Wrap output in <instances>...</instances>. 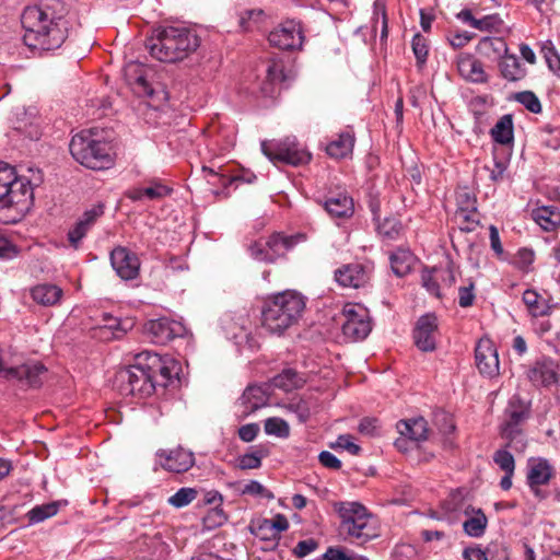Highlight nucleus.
Here are the masks:
<instances>
[{
  "label": "nucleus",
  "instance_id": "8",
  "mask_svg": "<svg viewBox=\"0 0 560 560\" xmlns=\"http://www.w3.org/2000/svg\"><path fill=\"white\" fill-rule=\"evenodd\" d=\"M300 235L287 236L282 233H272L267 238H260L249 245L250 256L258 261L273 264L291 250L299 240Z\"/></svg>",
  "mask_w": 560,
  "mask_h": 560
},
{
  "label": "nucleus",
  "instance_id": "43",
  "mask_svg": "<svg viewBox=\"0 0 560 560\" xmlns=\"http://www.w3.org/2000/svg\"><path fill=\"white\" fill-rule=\"evenodd\" d=\"M14 179V167L8 163L0 162V209H3L4 199L10 192V184Z\"/></svg>",
  "mask_w": 560,
  "mask_h": 560
},
{
  "label": "nucleus",
  "instance_id": "26",
  "mask_svg": "<svg viewBox=\"0 0 560 560\" xmlns=\"http://www.w3.org/2000/svg\"><path fill=\"white\" fill-rule=\"evenodd\" d=\"M62 295V289L51 283L37 284L31 289V296L33 301L46 307L58 304Z\"/></svg>",
  "mask_w": 560,
  "mask_h": 560
},
{
  "label": "nucleus",
  "instance_id": "7",
  "mask_svg": "<svg viewBox=\"0 0 560 560\" xmlns=\"http://www.w3.org/2000/svg\"><path fill=\"white\" fill-rule=\"evenodd\" d=\"M261 152L273 164L283 163L292 166L307 164L311 161V153L306 151L295 138L283 140H264L260 143Z\"/></svg>",
  "mask_w": 560,
  "mask_h": 560
},
{
  "label": "nucleus",
  "instance_id": "4",
  "mask_svg": "<svg viewBox=\"0 0 560 560\" xmlns=\"http://www.w3.org/2000/svg\"><path fill=\"white\" fill-rule=\"evenodd\" d=\"M335 511L338 513L340 530L348 538L364 544L380 536V526L376 517L359 502H337Z\"/></svg>",
  "mask_w": 560,
  "mask_h": 560
},
{
  "label": "nucleus",
  "instance_id": "40",
  "mask_svg": "<svg viewBox=\"0 0 560 560\" xmlns=\"http://www.w3.org/2000/svg\"><path fill=\"white\" fill-rule=\"evenodd\" d=\"M528 378L534 384L547 386L552 383H556L557 374L552 369L548 368L547 365L541 364V363H536L528 371Z\"/></svg>",
  "mask_w": 560,
  "mask_h": 560
},
{
  "label": "nucleus",
  "instance_id": "25",
  "mask_svg": "<svg viewBox=\"0 0 560 560\" xmlns=\"http://www.w3.org/2000/svg\"><path fill=\"white\" fill-rule=\"evenodd\" d=\"M397 430L401 436L415 444L425 441L429 434L428 422L422 417L400 420Z\"/></svg>",
  "mask_w": 560,
  "mask_h": 560
},
{
  "label": "nucleus",
  "instance_id": "3",
  "mask_svg": "<svg viewBox=\"0 0 560 560\" xmlns=\"http://www.w3.org/2000/svg\"><path fill=\"white\" fill-rule=\"evenodd\" d=\"M200 38L187 27H165L147 40L150 55L162 62H177L195 52Z\"/></svg>",
  "mask_w": 560,
  "mask_h": 560
},
{
  "label": "nucleus",
  "instance_id": "62",
  "mask_svg": "<svg viewBox=\"0 0 560 560\" xmlns=\"http://www.w3.org/2000/svg\"><path fill=\"white\" fill-rule=\"evenodd\" d=\"M438 277L440 280V287L451 288L456 282V276L451 266L446 268H438Z\"/></svg>",
  "mask_w": 560,
  "mask_h": 560
},
{
  "label": "nucleus",
  "instance_id": "5",
  "mask_svg": "<svg viewBox=\"0 0 560 560\" xmlns=\"http://www.w3.org/2000/svg\"><path fill=\"white\" fill-rule=\"evenodd\" d=\"M69 150L77 162L91 170H106L114 163L110 144L94 138L91 130L73 136Z\"/></svg>",
  "mask_w": 560,
  "mask_h": 560
},
{
  "label": "nucleus",
  "instance_id": "16",
  "mask_svg": "<svg viewBox=\"0 0 560 560\" xmlns=\"http://www.w3.org/2000/svg\"><path fill=\"white\" fill-rule=\"evenodd\" d=\"M110 264L116 273L124 280L136 279L139 275L140 261L137 255L126 247L118 246L112 250Z\"/></svg>",
  "mask_w": 560,
  "mask_h": 560
},
{
  "label": "nucleus",
  "instance_id": "58",
  "mask_svg": "<svg viewBox=\"0 0 560 560\" xmlns=\"http://www.w3.org/2000/svg\"><path fill=\"white\" fill-rule=\"evenodd\" d=\"M501 23L502 21L497 14L486 15L482 19H477V21H475V28L479 31H491L497 28Z\"/></svg>",
  "mask_w": 560,
  "mask_h": 560
},
{
  "label": "nucleus",
  "instance_id": "23",
  "mask_svg": "<svg viewBox=\"0 0 560 560\" xmlns=\"http://www.w3.org/2000/svg\"><path fill=\"white\" fill-rule=\"evenodd\" d=\"M268 396L266 392L256 385L247 386L243 395L237 400V407L242 418H246L256 410L267 405Z\"/></svg>",
  "mask_w": 560,
  "mask_h": 560
},
{
  "label": "nucleus",
  "instance_id": "20",
  "mask_svg": "<svg viewBox=\"0 0 560 560\" xmlns=\"http://www.w3.org/2000/svg\"><path fill=\"white\" fill-rule=\"evenodd\" d=\"M104 214V205L97 203L85 210L74 226L68 232V240L72 247L78 248L82 238L88 234L98 218Z\"/></svg>",
  "mask_w": 560,
  "mask_h": 560
},
{
  "label": "nucleus",
  "instance_id": "13",
  "mask_svg": "<svg viewBox=\"0 0 560 560\" xmlns=\"http://www.w3.org/2000/svg\"><path fill=\"white\" fill-rule=\"evenodd\" d=\"M475 361L480 374L488 377H494L499 374L498 351L491 339H479L475 348Z\"/></svg>",
  "mask_w": 560,
  "mask_h": 560
},
{
  "label": "nucleus",
  "instance_id": "2",
  "mask_svg": "<svg viewBox=\"0 0 560 560\" xmlns=\"http://www.w3.org/2000/svg\"><path fill=\"white\" fill-rule=\"evenodd\" d=\"M305 298L287 290L268 296L261 306V325L271 334L281 335L298 324L305 310Z\"/></svg>",
  "mask_w": 560,
  "mask_h": 560
},
{
  "label": "nucleus",
  "instance_id": "52",
  "mask_svg": "<svg viewBox=\"0 0 560 560\" xmlns=\"http://www.w3.org/2000/svg\"><path fill=\"white\" fill-rule=\"evenodd\" d=\"M265 16V13L261 9H252L246 10L244 13L241 14L240 18V25L243 30L249 31L252 30L256 24H258Z\"/></svg>",
  "mask_w": 560,
  "mask_h": 560
},
{
  "label": "nucleus",
  "instance_id": "61",
  "mask_svg": "<svg viewBox=\"0 0 560 560\" xmlns=\"http://www.w3.org/2000/svg\"><path fill=\"white\" fill-rule=\"evenodd\" d=\"M474 284L470 283L468 287H460L458 292V303L462 307H469L472 305L475 300Z\"/></svg>",
  "mask_w": 560,
  "mask_h": 560
},
{
  "label": "nucleus",
  "instance_id": "31",
  "mask_svg": "<svg viewBox=\"0 0 560 560\" xmlns=\"http://www.w3.org/2000/svg\"><path fill=\"white\" fill-rule=\"evenodd\" d=\"M306 380L293 369H284L280 374L276 375L272 380L275 387L284 392H291L303 387Z\"/></svg>",
  "mask_w": 560,
  "mask_h": 560
},
{
  "label": "nucleus",
  "instance_id": "46",
  "mask_svg": "<svg viewBox=\"0 0 560 560\" xmlns=\"http://www.w3.org/2000/svg\"><path fill=\"white\" fill-rule=\"evenodd\" d=\"M514 101L522 104L527 110L533 114L541 113V103L537 95L532 91L517 92L513 96Z\"/></svg>",
  "mask_w": 560,
  "mask_h": 560
},
{
  "label": "nucleus",
  "instance_id": "12",
  "mask_svg": "<svg viewBox=\"0 0 560 560\" xmlns=\"http://www.w3.org/2000/svg\"><path fill=\"white\" fill-rule=\"evenodd\" d=\"M33 188L28 180L18 178L14 173V179L10 184V192L5 196L3 209H14L18 214H23L30 210L33 205Z\"/></svg>",
  "mask_w": 560,
  "mask_h": 560
},
{
  "label": "nucleus",
  "instance_id": "50",
  "mask_svg": "<svg viewBox=\"0 0 560 560\" xmlns=\"http://www.w3.org/2000/svg\"><path fill=\"white\" fill-rule=\"evenodd\" d=\"M421 281L422 285L430 294L436 298H441L438 268H433L432 270H423L421 275Z\"/></svg>",
  "mask_w": 560,
  "mask_h": 560
},
{
  "label": "nucleus",
  "instance_id": "35",
  "mask_svg": "<svg viewBox=\"0 0 560 560\" xmlns=\"http://www.w3.org/2000/svg\"><path fill=\"white\" fill-rule=\"evenodd\" d=\"M288 527V520L283 515L278 514L273 520H262L254 530V534L260 538H267L262 529H268L272 539H276L279 537V534L287 530Z\"/></svg>",
  "mask_w": 560,
  "mask_h": 560
},
{
  "label": "nucleus",
  "instance_id": "6",
  "mask_svg": "<svg viewBox=\"0 0 560 560\" xmlns=\"http://www.w3.org/2000/svg\"><path fill=\"white\" fill-rule=\"evenodd\" d=\"M141 353L136 355V363L120 370L117 373V383L120 393L125 396L147 398L155 390V378L151 371L143 364Z\"/></svg>",
  "mask_w": 560,
  "mask_h": 560
},
{
  "label": "nucleus",
  "instance_id": "57",
  "mask_svg": "<svg viewBox=\"0 0 560 560\" xmlns=\"http://www.w3.org/2000/svg\"><path fill=\"white\" fill-rule=\"evenodd\" d=\"M336 446L342 450H347L352 455H358L361 451V447L352 442V436L350 434L339 435L336 443L331 444V447Z\"/></svg>",
  "mask_w": 560,
  "mask_h": 560
},
{
  "label": "nucleus",
  "instance_id": "10",
  "mask_svg": "<svg viewBox=\"0 0 560 560\" xmlns=\"http://www.w3.org/2000/svg\"><path fill=\"white\" fill-rule=\"evenodd\" d=\"M556 477L555 466L545 457H530L526 466V483L535 498L544 500L547 493L541 489L542 486Z\"/></svg>",
  "mask_w": 560,
  "mask_h": 560
},
{
  "label": "nucleus",
  "instance_id": "30",
  "mask_svg": "<svg viewBox=\"0 0 560 560\" xmlns=\"http://www.w3.org/2000/svg\"><path fill=\"white\" fill-rule=\"evenodd\" d=\"M491 138L499 144H511L514 140L512 115H503L490 130Z\"/></svg>",
  "mask_w": 560,
  "mask_h": 560
},
{
  "label": "nucleus",
  "instance_id": "56",
  "mask_svg": "<svg viewBox=\"0 0 560 560\" xmlns=\"http://www.w3.org/2000/svg\"><path fill=\"white\" fill-rule=\"evenodd\" d=\"M243 494H250L255 497H265L272 499L273 495L260 482L256 480L249 481L242 490Z\"/></svg>",
  "mask_w": 560,
  "mask_h": 560
},
{
  "label": "nucleus",
  "instance_id": "17",
  "mask_svg": "<svg viewBox=\"0 0 560 560\" xmlns=\"http://www.w3.org/2000/svg\"><path fill=\"white\" fill-rule=\"evenodd\" d=\"M160 465L172 472H185L195 464L194 454L183 447L174 450H160L156 452Z\"/></svg>",
  "mask_w": 560,
  "mask_h": 560
},
{
  "label": "nucleus",
  "instance_id": "22",
  "mask_svg": "<svg viewBox=\"0 0 560 560\" xmlns=\"http://www.w3.org/2000/svg\"><path fill=\"white\" fill-rule=\"evenodd\" d=\"M142 359L147 361L143 364L151 371V374H153L155 378V387H166L173 377V370L168 365V360L150 351L141 352V360Z\"/></svg>",
  "mask_w": 560,
  "mask_h": 560
},
{
  "label": "nucleus",
  "instance_id": "55",
  "mask_svg": "<svg viewBox=\"0 0 560 560\" xmlns=\"http://www.w3.org/2000/svg\"><path fill=\"white\" fill-rule=\"evenodd\" d=\"M457 210H466L471 212V209L477 207V200L472 194L463 189L456 194Z\"/></svg>",
  "mask_w": 560,
  "mask_h": 560
},
{
  "label": "nucleus",
  "instance_id": "27",
  "mask_svg": "<svg viewBox=\"0 0 560 560\" xmlns=\"http://www.w3.org/2000/svg\"><path fill=\"white\" fill-rule=\"evenodd\" d=\"M355 142L354 132L351 129L340 132L336 139L331 140L326 152L334 159H343L352 153Z\"/></svg>",
  "mask_w": 560,
  "mask_h": 560
},
{
  "label": "nucleus",
  "instance_id": "41",
  "mask_svg": "<svg viewBox=\"0 0 560 560\" xmlns=\"http://www.w3.org/2000/svg\"><path fill=\"white\" fill-rule=\"evenodd\" d=\"M488 520L481 510L466 520L463 524L464 532L470 537H481L485 534Z\"/></svg>",
  "mask_w": 560,
  "mask_h": 560
},
{
  "label": "nucleus",
  "instance_id": "19",
  "mask_svg": "<svg viewBox=\"0 0 560 560\" xmlns=\"http://www.w3.org/2000/svg\"><path fill=\"white\" fill-rule=\"evenodd\" d=\"M532 401L520 393L514 394L508 401L504 410V422L502 427L518 428L529 418Z\"/></svg>",
  "mask_w": 560,
  "mask_h": 560
},
{
  "label": "nucleus",
  "instance_id": "42",
  "mask_svg": "<svg viewBox=\"0 0 560 560\" xmlns=\"http://www.w3.org/2000/svg\"><path fill=\"white\" fill-rule=\"evenodd\" d=\"M455 220L462 231H474L479 224V213L477 211V207L471 209V212L466 210H456Z\"/></svg>",
  "mask_w": 560,
  "mask_h": 560
},
{
  "label": "nucleus",
  "instance_id": "37",
  "mask_svg": "<svg viewBox=\"0 0 560 560\" xmlns=\"http://www.w3.org/2000/svg\"><path fill=\"white\" fill-rule=\"evenodd\" d=\"M523 302L528 307L530 314L536 317L549 315L552 310V306L545 300H541L534 290H526L523 293Z\"/></svg>",
  "mask_w": 560,
  "mask_h": 560
},
{
  "label": "nucleus",
  "instance_id": "63",
  "mask_svg": "<svg viewBox=\"0 0 560 560\" xmlns=\"http://www.w3.org/2000/svg\"><path fill=\"white\" fill-rule=\"evenodd\" d=\"M228 517L223 512L221 506H214L207 515L205 521L210 524V526H220L224 522H226Z\"/></svg>",
  "mask_w": 560,
  "mask_h": 560
},
{
  "label": "nucleus",
  "instance_id": "21",
  "mask_svg": "<svg viewBox=\"0 0 560 560\" xmlns=\"http://www.w3.org/2000/svg\"><path fill=\"white\" fill-rule=\"evenodd\" d=\"M125 78L135 93L141 96H152L153 89L147 80L148 69L139 62L131 61L125 67Z\"/></svg>",
  "mask_w": 560,
  "mask_h": 560
},
{
  "label": "nucleus",
  "instance_id": "34",
  "mask_svg": "<svg viewBox=\"0 0 560 560\" xmlns=\"http://www.w3.org/2000/svg\"><path fill=\"white\" fill-rule=\"evenodd\" d=\"M501 436L506 441L504 448H511L516 453H523L527 447V439L522 429L501 427Z\"/></svg>",
  "mask_w": 560,
  "mask_h": 560
},
{
  "label": "nucleus",
  "instance_id": "9",
  "mask_svg": "<svg viewBox=\"0 0 560 560\" xmlns=\"http://www.w3.org/2000/svg\"><path fill=\"white\" fill-rule=\"evenodd\" d=\"M341 317L342 334L350 341L364 340L372 330L369 311L359 304H346Z\"/></svg>",
  "mask_w": 560,
  "mask_h": 560
},
{
  "label": "nucleus",
  "instance_id": "32",
  "mask_svg": "<svg viewBox=\"0 0 560 560\" xmlns=\"http://www.w3.org/2000/svg\"><path fill=\"white\" fill-rule=\"evenodd\" d=\"M266 72L267 82L262 88V92L265 94L272 95L275 93L273 85L283 83L288 79L284 72V65L279 59H270Z\"/></svg>",
  "mask_w": 560,
  "mask_h": 560
},
{
  "label": "nucleus",
  "instance_id": "59",
  "mask_svg": "<svg viewBox=\"0 0 560 560\" xmlns=\"http://www.w3.org/2000/svg\"><path fill=\"white\" fill-rule=\"evenodd\" d=\"M317 546V542L313 538L301 540L294 547L293 552L296 557L303 558L314 551Z\"/></svg>",
  "mask_w": 560,
  "mask_h": 560
},
{
  "label": "nucleus",
  "instance_id": "28",
  "mask_svg": "<svg viewBox=\"0 0 560 560\" xmlns=\"http://www.w3.org/2000/svg\"><path fill=\"white\" fill-rule=\"evenodd\" d=\"M325 210L332 218H349L353 214V200L346 194H337L324 202Z\"/></svg>",
  "mask_w": 560,
  "mask_h": 560
},
{
  "label": "nucleus",
  "instance_id": "54",
  "mask_svg": "<svg viewBox=\"0 0 560 560\" xmlns=\"http://www.w3.org/2000/svg\"><path fill=\"white\" fill-rule=\"evenodd\" d=\"M144 197L150 200H159L172 192V189L160 182H152L151 186L143 188Z\"/></svg>",
  "mask_w": 560,
  "mask_h": 560
},
{
  "label": "nucleus",
  "instance_id": "33",
  "mask_svg": "<svg viewBox=\"0 0 560 560\" xmlns=\"http://www.w3.org/2000/svg\"><path fill=\"white\" fill-rule=\"evenodd\" d=\"M534 221L545 231H552L560 225V211L556 207H540L533 211Z\"/></svg>",
  "mask_w": 560,
  "mask_h": 560
},
{
  "label": "nucleus",
  "instance_id": "14",
  "mask_svg": "<svg viewBox=\"0 0 560 560\" xmlns=\"http://www.w3.org/2000/svg\"><path fill=\"white\" fill-rule=\"evenodd\" d=\"M144 330L152 342L165 345L175 337L182 336L184 327L176 320L162 317L149 320L144 325Z\"/></svg>",
  "mask_w": 560,
  "mask_h": 560
},
{
  "label": "nucleus",
  "instance_id": "36",
  "mask_svg": "<svg viewBox=\"0 0 560 560\" xmlns=\"http://www.w3.org/2000/svg\"><path fill=\"white\" fill-rule=\"evenodd\" d=\"M389 260L393 272L404 277L410 272L415 258L409 250L398 249L389 256Z\"/></svg>",
  "mask_w": 560,
  "mask_h": 560
},
{
  "label": "nucleus",
  "instance_id": "29",
  "mask_svg": "<svg viewBox=\"0 0 560 560\" xmlns=\"http://www.w3.org/2000/svg\"><path fill=\"white\" fill-rule=\"evenodd\" d=\"M499 68L504 79L509 81H518L526 75V69L522 66L515 55L509 51L500 58Z\"/></svg>",
  "mask_w": 560,
  "mask_h": 560
},
{
  "label": "nucleus",
  "instance_id": "64",
  "mask_svg": "<svg viewBox=\"0 0 560 560\" xmlns=\"http://www.w3.org/2000/svg\"><path fill=\"white\" fill-rule=\"evenodd\" d=\"M378 428V421L375 418H363L358 427L361 434L373 436L376 434Z\"/></svg>",
  "mask_w": 560,
  "mask_h": 560
},
{
  "label": "nucleus",
  "instance_id": "51",
  "mask_svg": "<svg viewBox=\"0 0 560 560\" xmlns=\"http://www.w3.org/2000/svg\"><path fill=\"white\" fill-rule=\"evenodd\" d=\"M284 408L294 413L301 423L306 422L311 416L308 404L303 399L292 400Z\"/></svg>",
  "mask_w": 560,
  "mask_h": 560
},
{
  "label": "nucleus",
  "instance_id": "11",
  "mask_svg": "<svg viewBox=\"0 0 560 560\" xmlns=\"http://www.w3.org/2000/svg\"><path fill=\"white\" fill-rule=\"evenodd\" d=\"M271 46L283 50H293L302 47L304 35L302 26L294 20L280 24L268 36Z\"/></svg>",
  "mask_w": 560,
  "mask_h": 560
},
{
  "label": "nucleus",
  "instance_id": "39",
  "mask_svg": "<svg viewBox=\"0 0 560 560\" xmlns=\"http://www.w3.org/2000/svg\"><path fill=\"white\" fill-rule=\"evenodd\" d=\"M479 50L487 57L501 58L509 51V48L501 37H485L479 43Z\"/></svg>",
  "mask_w": 560,
  "mask_h": 560
},
{
  "label": "nucleus",
  "instance_id": "15",
  "mask_svg": "<svg viewBox=\"0 0 560 560\" xmlns=\"http://www.w3.org/2000/svg\"><path fill=\"white\" fill-rule=\"evenodd\" d=\"M438 318L433 314L421 316L413 330L415 343L423 352L433 351L436 348Z\"/></svg>",
  "mask_w": 560,
  "mask_h": 560
},
{
  "label": "nucleus",
  "instance_id": "49",
  "mask_svg": "<svg viewBox=\"0 0 560 560\" xmlns=\"http://www.w3.org/2000/svg\"><path fill=\"white\" fill-rule=\"evenodd\" d=\"M493 462L503 470L505 474H514L515 460L513 455L504 447L498 450L493 454Z\"/></svg>",
  "mask_w": 560,
  "mask_h": 560
},
{
  "label": "nucleus",
  "instance_id": "48",
  "mask_svg": "<svg viewBox=\"0 0 560 560\" xmlns=\"http://www.w3.org/2000/svg\"><path fill=\"white\" fill-rule=\"evenodd\" d=\"M197 497V490L194 488H180L172 497L168 498L167 502L176 509L184 508L191 503Z\"/></svg>",
  "mask_w": 560,
  "mask_h": 560
},
{
  "label": "nucleus",
  "instance_id": "18",
  "mask_svg": "<svg viewBox=\"0 0 560 560\" xmlns=\"http://www.w3.org/2000/svg\"><path fill=\"white\" fill-rule=\"evenodd\" d=\"M371 268L359 262L343 265L335 271V280L345 288H361L370 281Z\"/></svg>",
  "mask_w": 560,
  "mask_h": 560
},
{
  "label": "nucleus",
  "instance_id": "24",
  "mask_svg": "<svg viewBox=\"0 0 560 560\" xmlns=\"http://www.w3.org/2000/svg\"><path fill=\"white\" fill-rule=\"evenodd\" d=\"M457 69L467 81L474 83H486L488 81L482 63L469 54H460L458 56Z\"/></svg>",
  "mask_w": 560,
  "mask_h": 560
},
{
  "label": "nucleus",
  "instance_id": "45",
  "mask_svg": "<svg viewBox=\"0 0 560 560\" xmlns=\"http://www.w3.org/2000/svg\"><path fill=\"white\" fill-rule=\"evenodd\" d=\"M265 432L268 435L285 439L290 435V427L285 420L271 417L265 421Z\"/></svg>",
  "mask_w": 560,
  "mask_h": 560
},
{
  "label": "nucleus",
  "instance_id": "60",
  "mask_svg": "<svg viewBox=\"0 0 560 560\" xmlns=\"http://www.w3.org/2000/svg\"><path fill=\"white\" fill-rule=\"evenodd\" d=\"M259 430L257 423H247L238 429V436L244 442H252L256 439Z\"/></svg>",
  "mask_w": 560,
  "mask_h": 560
},
{
  "label": "nucleus",
  "instance_id": "1",
  "mask_svg": "<svg viewBox=\"0 0 560 560\" xmlns=\"http://www.w3.org/2000/svg\"><path fill=\"white\" fill-rule=\"evenodd\" d=\"M69 7L62 0H38L23 10V40L39 52L58 49L69 33Z\"/></svg>",
  "mask_w": 560,
  "mask_h": 560
},
{
  "label": "nucleus",
  "instance_id": "44",
  "mask_svg": "<svg viewBox=\"0 0 560 560\" xmlns=\"http://www.w3.org/2000/svg\"><path fill=\"white\" fill-rule=\"evenodd\" d=\"M411 48L417 60V66L419 68L423 67L429 55L428 39L420 33H417L412 38Z\"/></svg>",
  "mask_w": 560,
  "mask_h": 560
},
{
  "label": "nucleus",
  "instance_id": "47",
  "mask_svg": "<svg viewBox=\"0 0 560 560\" xmlns=\"http://www.w3.org/2000/svg\"><path fill=\"white\" fill-rule=\"evenodd\" d=\"M377 231L386 240H397L402 231V225L395 218H386L377 225Z\"/></svg>",
  "mask_w": 560,
  "mask_h": 560
},
{
  "label": "nucleus",
  "instance_id": "38",
  "mask_svg": "<svg viewBox=\"0 0 560 560\" xmlns=\"http://www.w3.org/2000/svg\"><path fill=\"white\" fill-rule=\"evenodd\" d=\"M63 503L61 501H52L49 503L40 504L34 506L26 514L30 524H37L44 522L45 520L55 516L60 506Z\"/></svg>",
  "mask_w": 560,
  "mask_h": 560
},
{
  "label": "nucleus",
  "instance_id": "53",
  "mask_svg": "<svg viewBox=\"0 0 560 560\" xmlns=\"http://www.w3.org/2000/svg\"><path fill=\"white\" fill-rule=\"evenodd\" d=\"M264 454L260 451L246 453L238 458V467L245 469H256L261 466V458Z\"/></svg>",
  "mask_w": 560,
  "mask_h": 560
}]
</instances>
